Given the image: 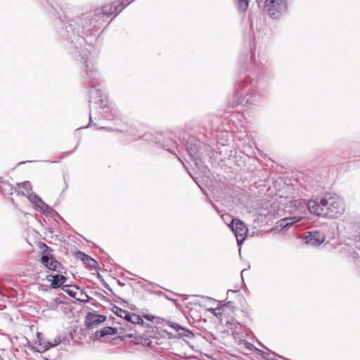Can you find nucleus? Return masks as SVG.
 I'll return each mask as SVG.
<instances>
[{"instance_id": "18", "label": "nucleus", "mask_w": 360, "mask_h": 360, "mask_svg": "<svg viewBox=\"0 0 360 360\" xmlns=\"http://www.w3.org/2000/svg\"><path fill=\"white\" fill-rule=\"evenodd\" d=\"M74 288L76 290H77V298H76L77 300L84 302H86L89 301V296L87 295V294L84 292L82 290H80L77 287H74Z\"/></svg>"}, {"instance_id": "3", "label": "nucleus", "mask_w": 360, "mask_h": 360, "mask_svg": "<svg viewBox=\"0 0 360 360\" xmlns=\"http://www.w3.org/2000/svg\"><path fill=\"white\" fill-rule=\"evenodd\" d=\"M43 246L44 249L41 254L40 263L44 268L49 271L59 272L61 264L51 254L50 248L45 244H44Z\"/></svg>"}, {"instance_id": "24", "label": "nucleus", "mask_w": 360, "mask_h": 360, "mask_svg": "<svg viewBox=\"0 0 360 360\" xmlns=\"http://www.w3.org/2000/svg\"><path fill=\"white\" fill-rule=\"evenodd\" d=\"M221 218L229 226L230 224H231V221L233 219H231V216L227 214L221 215Z\"/></svg>"}, {"instance_id": "8", "label": "nucleus", "mask_w": 360, "mask_h": 360, "mask_svg": "<svg viewBox=\"0 0 360 360\" xmlns=\"http://www.w3.org/2000/svg\"><path fill=\"white\" fill-rule=\"evenodd\" d=\"M105 319L106 318L103 315L89 313L86 316V326L89 328H94L103 323Z\"/></svg>"}, {"instance_id": "6", "label": "nucleus", "mask_w": 360, "mask_h": 360, "mask_svg": "<svg viewBox=\"0 0 360 360\" xmlns=\"http://www.w3.org/2000/svg\"><path fill=\"white\" fill-rule=\"evenodd\" d=\"M305 243L311 246H319L325 240V236L322 233L313 231L304 237Z\"/></svg>"}, {"instance_id": "20", "label": "nucleus", "mask_w": 360, "mask_h": 360, "mask_svg": "<svg viewBox=\"0 0 360 360\" xmlns=\"http://www.w3.org/2000/svg\"><path fill=\"white\" fill-rule=\"evenodd\" d=\"M75 286L64 285V291L70 296L77 298V290L74 288Z\"/></svg>"}, {"instance_id": "15", "label": "nucleus", "mask_w": 360, "mask_h": 360, "mask_svg": "<svg viewBox=\"0 0 360 360\" xmlns=\"http://www.w3.org/2000/svg\"><path fill=\"white\" fill-rule=\"evenodd\" d=\"M172 328H174L177 332H179V335L180 337H186L188 338H191L193 336V334L190 330L181 327L178 324H174L172 326Z\"/></svg>"}, {"instance_id": "9", "label": "nucleus", "mask_w": 360, "mask_h": 360, "mask_svg": "<svg viewBox=\"0 0 360 360\" xmlns=\"http://www.w3.org/2000/svg\"><path fill=\"white\" fill-rule=\"evenodd\" d=\"M47 341L44 340L42 334L37 333L33 342L32 349L37 352H44L48 350Z\"/></svg>"}, {"instance_id": "12", "label": "nucleus", "mask_w": 360, "mask_h": 360, "mask_svg": "<svg viewBox=\"0 0 360 360\" xmlns=\"http://www.w3.org/2000/svg\"><path fill=\"white\" fill-rule=\"evenodd\" d=\"M302 218V217L297 216L283 218L278 221V226L281 229L288 228L295 223L300 221Z\"/></svg>"}, {"instance_id": "7", "label": "nucleus", "mask_w": 360, "mask_h": 360, "mask_svg": "<svg viewBox=\"0 0 360 360\" xmlns=\"http://www.w3.org/2000/svg\"><path fill=\"white\" fill-rule=\"evenodd\" d=\"M30 202L34 205V208L41 210L43 212L49 213V207L37 195L31 193L28 197Z\"/></svg>"}, {"instance_id": "11", "label": "nucleus", "mask_w": 360, "mask_h": 360, "mask_svg": "<svg viewBox=\"0 0 360 360\" xmlns=\"http://www.w3.org/2000/svg\"><path fill=\"white\" fill-rule=\"evenodd\" d=\"M49 282H51V286L53 288H58L66 281V278L61 274L49 275L46 276Z\"/></svg>"}, {"instance_id": "23", "label": "nucleus", "mask_w": 360, "mask_h": 360, "mask_svg": "<svg viewBox=\"0 0 360 360\" xmlns=\"http://www.w3.org/2000/svg\"><path fill=\"white\" fill-rule=\"evenodd\" d=\"M47 347L48 349L51 347L57 346L58 344L60 343V338H56L51 341H47Z\"/></svg>"}, {"instance_id": "22", "label": "nucleus", "mask_w": 360, "mask_h": 360, "mask_svg": "<svg viewBox=\"0 0 360 360\" xmlns=\"http://www.w3.org/2000/svg\"><path fill=\"white\" fill-rule=\"evenodd\" d=\"M22 185L23 189L25 190V191L22 192L24 195L28 197L31 193H33L32 192V186L29 182H25Z\"/></svg>"}, {"instance_id": "10", "label": "nucleus", "mask_w": 360, "mask_h": 360, "mask_svg": "<svg viewBox=\"0 0 360 360\" xmlns=\"http://www.w3.org/2000/svg\"><path fill=\"white\" fill-rule=\"evenodd\" d=\"M85 63V71L87 76L90 78H94L96 75V70L94 69V60L91 56H86V58H82Z\"/></svg>"}, {"instance_id": "14", "label": "nucleus", "mask_w": 360, "mask_h": 360, "mask_svg": "<svg viewBox=\"0 0 360 360\" xmlns=\"http://www.w3.org/2000/svg\"><path fill=\"white\" fill-rule=\"evenodd\" d=\"M117 332V330L112 327H105L101 330H97L95 333L96 338H100L102 337H105L109 335H114Z\"/></svg>"}, {"instance_id": "26", "label": "nucleus", "mask_w": 360, "mask_h": 360, "mask_svg": "<svg viewBox=\"0 0 360 360\" xmlns=\"http://www.w3.org/2000/svg\"><path fill=\"white\" fill-rule=\"evenodd\" d=\"M145 318H146L149 321H153V319L154 318L153 316H150V315H146L145 316Z\"/></svg>"}, {"instance_id": "19", "label": "nucleus", "mask_w": 360, "mask_h": 360, "mask_svg": "<svg viewBox=\"0 0 360 360\" xmlns=\"http://www.w3.org/2000/svg\"><path fill=\"white\" fill-rule=\"evenodd\" d=\"M291 204L294 207H297V209H298V210L304 208L306 206L308 207V202L307 203L306 201L302 199L295 200L291 202Z\"/></svg>"}, {"instance_id": "21", "label": "nucleus", "mask_w": 360, "mask_h": 360, "mask_svg": "<svg viewBox=\"0 0 360 360\" xmlns=\"http://www.w3.org/2000/svg\"><path fill=\"white\" fill-rule=\"evenodd\" d=\"M114 313L117 316H120L121 318H124V319H126L129 311H125L124 309H120L119 307H115V310H114Z\"/></svg>"}, {"instance_id": "25", "label": "nucleus", "mask_w": 360, "mask_h": 360, "mask_svg": "<svg viewBox=\"0 0 360 360\" xmlns=\"http://www.w3.org/2000/svg\"><path fill=\"white\" fill-rule=\"evenodd\" d=\"M207 311L217 317H219L221 316L220 309L210 308L208 309Z\"/></svg>"}, {"instance_id": "13", "label": "nucleus", "mask_w": 360, "mask_h": 360, "mask_svg": "<svg viewBox=\"0 0 360 360\" xmlns=\"http://www.w3.org/2000/svg\"><path fill=\"white\" fill-rule=\"evenodd\" d=\"M77 257L79 258L85 264H86L87 265H89L91 268H94V269H96L97 268L98 262L95 259H94L93 258L89 257V255H86V254H84L83 252H77Z\"/></svg>"}, {"instance_id": "1", "label": "nucleus", "mask_w": 360, "mask_h": 360, "mask_svg": "<svg viewBox=\"0 0 360 360\" xmlns=\"http://www.w3.org/2000/svg\"><path fill=\"white\" fill-rule=\"evenodd\" d=\"M309 211L317 216L335 219L345 212L344 200L338 195H326L308 202Z\"/></svg>"}, {"instance_id": "4", "label": "nucleus", "mask_w": 360, "mask_h": 360, "mask_svg": "<svg viewBox=\"0 0 360 360\" xmlns=\"http://www.w3.org/2000/svg\"><path fill=\"white\" fill-rule=\"evenodd\" d=\"M229 227L235 234L238 245H240L248 235V228L246 225L239 219H233Z\"/></svg>"}, {"instance_id": "2", "label": "nucleus", "mask_w": 360, "mask_h": 360, "mask_svg": "<svg viewBox=\"0 0 360 360\" xmlns=\"http://www.w3.org/2000/svg\"><path fill=\"white\" fill-rule=\"evenodd\" d=\"M265 6L273 18H278L287 11L286 0H266Z\"/></svg>"}, {"instance_id": "17", "label": "nucleus", "mask_w": 360, "mask_h": 360, "mask_svg": "<svg viewBox=\"0 0 360 360\" xmlns=\"http://www.w3.org/2000/svg\"><path fill=\"white\" fill-rule=\"evenodd\" d=\"M238 9L240 12H245L249 5V0H234Z\"/></svg>"}, {"instance_id": "16", "label": "nucleus", "mask_w": 360, "mask_h": 360, "mask_svg": "<svg viewBox=\"0 0 360 360\" xmlns=\"http://www.w3.org/2000/svg\"><path fill=\"white\" fill-rule=\"evenodd\" d=\"M126 320L134 323V324H142L143 323V319L137 314L129 312Z\"/></svg>"}, {"instance_id": "5", "label": "nucleus", "mask_w": 360, "mask_h": 360, "mask_svg": "<svg viewBox=\"0 0 360 360\" xmlns=\"http://www.w3.org/2000/svg\"><path fill=\"white\" fill-rule=\"evenodd\" d=\"M133 0H122L119 4H106L103 6L102 12L103 15L109 16L114 13L117 14L121 12Z\"/></svg>"}]
</instances>
